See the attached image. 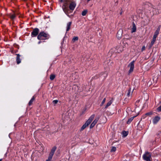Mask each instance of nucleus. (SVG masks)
<instances>
[{"instance_id": "2f4dec72", "label": "nucleus", "mask_w": 161, "mask_h": 161, "mask_svg": "<svg viewBox=\"0 0 161 161\" xmlns=\"http://www.w3.org/2000/svg\"><path fill=\"white\" fill-rule=\"evenodd\" d=\"M52 158H53V156H52L50 155H49V156H48V158L47 159V160H48L49 161H51Z\"/></svg>"}, {"instance_id": "c9c22d12", "label": "nucleus", "mask_w": 161, "mask_h": 161, "mask_svg": "<svg viewBox=\"0 0 161 161\" xmlns=\"http://www.w3.org/2000/svg\"><path fill=\"white\" fill-rule=\"evenodd\" d=\"M90 0H87V3H88L89 2V1H90Z\"/></svg>"}, {"instance_id": "72a5a7b5", "label": "nucleus", "mask_w": 161, "mask_h": 161, "mask_svg": "<svg viewBox=\"0 0 161 161\" xmlns=\"http://www.w3.org/2000/svg\"><path fill=\"white\" fill-rule=\"evenodd\" d=\"M58 102V101L57 100H54L53 101V103L55 104L57 103Z\"/></svg>"}, {"instance_id": "473e14b6", "label": "nucleus", "mask_w": 161, "mask_h": 161, "mask_svg": "<svg viewBox=\"0 0 161 161\" xmlns=\"http://www.w3.org/2000/svg\"><path fill=\"white\" fill-rule=\"evenodd\" d=\"M157 110L158 112H160L161 111V105L157 108Z\"/></svg>"}, {"instance_id": "a878e982", "label": "nucleus", "mask_w": 161, "mask_h": 161, "mask_svg": "<svg viewBox=\"0 0 161 161\" xmlns=\"http://www.w3.org/2000/svg\"><path fill=\"white\" fill-rule=\"evenodd\" d=\"M10 17L12 19H14L15 17V15L14 14H13L10 15Z\"/></svg>"}, {"instance_id": "20e7f679", "label": "nucleus", "mask_w": 161, "mask_h": 161, "mask_svg": "<svg viewBox=\"0 0 161 161\" xmlns=\"http://www.w3.org/2000/svg\"><path fill=\"white\" fill-rule=\"evenodd\" d=\"M135 61L134 60L132 61L128 65V67L130 68V69L129 70V73H130L133 72V69H134V64Z\"/></svg>"}, {"instance_id": "f704fd0d", "label": "nucleus", "mask_w": 161, "mask_h": 161, "mask_svg": "<svg viewBox=\"0 0 161 161\" xmlns=\"http://www.w3.org/2000/svg\"><path fill=\"white\" fill-rule=\"evenodd\" d=\"M145 46H143L142 47V51L145 50Z\"/></svg>"}, {"instance_id": "9d476101", "label": "nucleus", "mask_w": 161, "mask_h": 161, "mask_svg": "<svg viewBox=\"0 0 161 161\" xmlns=\"http://www.w3.org/2000/svg\"><path fill=\"white\" fill-rule=\"evenodd\" d=\"M151 10L153 12V14H159L160 12L161 11H159L158 10H157V9L154 8H152Z\"/></svg>"}, {"instance_id": "7ed1b4c3", "label": "nucleus", "mask_w": 161, "mask_h": 161, "mask_svg": "<svg viewBox=\"0 0 161 161\" xmlns=\"http://www.w3.org/2000/svg\"><path fill=\"white\" fill-rule=\"evenodd\" d=\"M143 159L146 161H151V156L150 153L148 152H146L143 155Z\"/></svg>"}, {"instance_id": "4468645a", "label": "nucleus", "mask_w": 161, "mask_h": 161, "mask_svg": "<svg viewBox=\"0 0 161 161\" xmlns=\"http://www.w3.org/2000/svg\"><path fill=\"white\" fill-rule=\"evenodd\" d=\"M56 148H57L56 147H54L52 149L51 151L49 154V155L53 156V154H54V152L56 149Z\"/></svg>"}, {"instance_id": "c756f323", "label": "nucleus", "mask_w": 161, "mask_h": 161, "mask_svg": "<svg viewBox=\"0 0 161 161\" xmlns=\"http://www.w3.org/2000/svg\"><path fill=\"white\" fill-rule=\"evenodd\" d=\"M87 126L85 125V124H84V125H83L81 127V130H83L86 127H87Z\"/></svg>"}, {"instance_id": "f3484780", "label": "nucleus", "mask_w": 161, "mask_h": 161, "mask_svg": "<svg viewBox=\"0 0 161 161\" xmlns=\"http://www.w3.org/2000/svg\"><path fill=\"white\" fill-rule=\"evenodd\" d=\"M35 98L34 96H33L31 100L29 102L28 104L29 106L31 105L32 104L33 102L35 100Z\"/></svg>"}, {"instance_id": "aec40b11", "label": "nucleus", "mask_w": 161, "mask_h": 161, "mask_svg": "<svg viewBox=\"0 0 161 161\" xmlns=\"http://www.w3.org/2000/svg\"><path fill=\"white\" fill-rule=\"evenodd\" d=\"M156 39L153 37L152 41H151L150 47H152L155 42Z\"/></svg>"}, {"instance_id": "0eeeda50", "label": "nucleus", "mask_w": 161, "mask_h": 161, "mask_svg": "<svg viewBox=\"0 0 161 161\" xmlns=\"http://www.w3.org/2000/svg\"><path fill=\"white\" fill-rule=\"evenodd\" d=\"M140 101L139 100H138L135 103L136 106V107L135 109V112H139L140 110H141V109H139V107L140 104H139V103L140 102Z\"/></svg>"}, {"instance_id": "1a4fd4ad", "label": "nucleus", "mask_w": 161, "mask_h": 161, "mask_svg": "<svg viewBox=\"0 0 161 161\" xmlns=\"http://www.w3.org/2000/svg\"><path fill=\"white\" fill-rule=\"evenodd\" d=\"M122 30L121 29L119 30L117 34V37L119 39H120L122 36Z\"/></svg>"}, {"instance_id": "cd10ccee", "label": "nucleus", "mask_w": 161, "mask_h": 161, "mask_svg": "<svg viewBox=\"0 0 161 161\" xmlns=\"http://www.w3.org/2000/svg\"><path fill=\"white\" fill-rule=\"evenodd\" d=\"M153 114V112L151 111L146 113V115L150 116Z\"/></svg>"}, {"instance_id": "58836bf2", "label": "nucleus", "mask_w": 161, "mask_h": 161, "mask_svg": "<svg viewBox=\"0 0 161 161\" xmlns=\"http://www.w3.org/2000/svg\"><path fill=\"white\" fill-rule=\"evenodd\" d=\"M46 161H49L47 159Z\"/></svg>"}, {"instance_id": "a211bd4d", "label": "nucleus", "mask_w": 161, "mask_h": 161, "mask_svg": "<svg viewBox=\"0 0 161 161\" xmlns=\"http://www.w3.org/2000/svg\"><path fill=\"white\" fill-rule=\"evenodd\" d=\"M60 2H65V3H64V4H65V5L67 4V5H68V3L70 2L71 3L72 1L71 0H60Z\"/></svg>"}, {"instance_id": "2eb2a0df", "label": "nucleus", "mask_w": 161, "mask_h": 161, "mask_svg": "<svg viewBox=\"0 0 161 161\" xmlns=\"http://www.w3.org/2000/svg\"><path fill=\"white\" fill-rule=\"evenodd\" d=\"M136 31V27L134 22L133 23L132 27L131 29V32H135Z\"/></svg>"}, {"instance_id": "f257e3e1", "label": "nucleus", "mask_w": 161, "mask_h": 161, "mask_svg": "<svg viewBox=\"0 0 161 161\" xmlns=\"http://www.w3.org/2000/svg\"><path fill=\"white\" fill-rule=\"evenodd\" d=\"M76 6V3L75 2H71L69 5V9L68 8V5L64 4L62 6V8L63 11L68 16L70 17L69 14L72 12L73 10L75 9Z\"/></svg>"}, {"instance_id": "bb28decb", "label": "nucleus", "mask_w": 161, "mask_h": 161, "mask_svg": "<svg viewBox=\"0 0 161 161\" xmlns=\"http://www.w3.org/2000/svg\"><path fill=\"white\" fill-rule=\"evenodd\" d=\"M122 134H123V136L124 137L128 135V132L125 131H123Z\"/></svg>"}, {"instance_id": "4be33fe9", "label": "nucleus", "mask_w": 161, "mask_h": 161, "mask_svg": "<svg viewBox=\"0 0 161 161\" xmlns=\"http://www.w3.org/2000/svg\"><path fill=\"white\" fill-rule=\"evenodd\" d=\"M132 94V92H131V89H130L128 91V93H127V95L128 97H130Z\"/></svg>"}, {"instance_id": "dca6fc26", "label": "nucleus", "mask_w": 161, "mask_h": 161, "mask_svg": "<svg viewBox=\"0 0 161 161\" xmlns=\"http://www.w3.org/2000/svg\"><path fill=\"white\" fill-rule=\"evenodd\" d=\"M71 22H68L67 24V29H66V31H68L70 28V26L71 24Z\"/></svg>"}, {"instance_id": "e433bc0d", "label": "nucleus", "mask_w": 161, "mask_h": 161, "mask_svg": "<svg viewBox=\"0 0 161 161\" xmlns=\"http://www.w3.org/2000/svg\"><path fill=\"white\" fill-rule=\"evenodd\" d=\"M40 43H41V41H39V42H38V44H40Z\"/></svg>"}, {"instance_id": "6e6552de", "label": "nucleus", "mask_w": 161, "mask_h": 161, "mask_svg": "<svg viewBox=\"0 0 161 161\" xmlns=\"http://www.w3.org/2000/svg\"><path fill=\"white\" fill-rule=\"evenodd\" d=\"M160 117L158 116H155L153 119V123L154 124H156L160 120Z\"/></svg>"}, {"instance_id": "412c9836", "label": "nucleus", "mask_w": 161, "mask_h": 161, "mask_svg": "<svg viewBox=\"0 0 161 161\" xmlns=\"http://www.w3.org/2000/svg\"><path fill=\"white\" fill-rule=\"evenodd\" d=\"M112 103V101L111 100H110L107 103V104H106V105L105 107V108H107L108 107H109V106H110L111 105V104Z\"/></svg>"}, {"instance_id": "f8f14e48", "label": "nucleus", "mask_w": 161, "mask_h": 161, "mask_svg": "<svg viewBox=\"0 0 161 161\" xmlns=\"http://www.w3.org/2000/svg\"><path fill=\"white\" fill-rule=\"evenodd\" d=\"M160 31V28L158 27V28L155 32L154 35L153 36V37L155 38H156L157 37L158 35L159 34V32Z\"/></svg>"}, {"instance_id": "39448f33", "label": "nucleus", "mask_w": 161, "mask_h": 161, "mask_svg": "<svg viewBox=\"0 0 161 161\" xmlns=\"http://www.w3.org/2000/svg\"><path fill=\"white\" fill-rule=\"evenodd\" d=\"M95 116L94 114L92 115L89 118V119L87 120L86 122L85 123V125L87 126L91 123L93 119Z\"/></svg>"}, {"instance_id": "393cba45", "label": "nucleus", "mask_w": 161, "mask_h": 161, "mask_svg": "<svg viewBox=\"0 0 161 161\" xmlns=\"http://www.w3.org/2000/svg\"><path fill=\"white\" fill-rule=\"evenodd\" d=\"M55 75H51L50 76V79L53 80L55 78Z\"/></svg>"}, {"instance_id": "7c9ffc66", "label": "nucleus", "mask_w": 161, "mask_h": 161, "mask_svg": "<svg viewBox=\"0 0 161 161\" xmlns=\"http://www.w3.org/2000/svg\"><path fill=\"white\" fill-rule=\"evenodd\" d=\"M106 98H104L103 99V100L102 102L101 103L100 105V106H102L103 105V104H104V103H105V101H106Z\"/></svg>"}, {"instance_id": "4c0bfd02", "label": "nucleus", "mask_w": 161, "mask_h": 161, "mask_svg": "<svg viewBox=\"0 0 161 161\" xmlns=\"http://www.w3.org/2000/svg\"><path fill=\"white\" fill-rule=\"evenodd\" d=\"M2 159H0V161H2Z\"/></svg>"}, {"instance_id": "5701e85b", "label": "nucleus", "mask_w": 161, "mask_h": 161, "mask_svg": "<svg viewBox=\"0 0 161 161\" xmlns=\"http://www.w3.org/2000/svg\"><path fill=\"white\" fill-rule=\"evenodd\" d=\"M87 12V10H85L83 11H82V16H85Z\"/></svg>"}, {"instance_id": "b1692460", "label": "nucleus", "mask_w": 161, "mask_h": 161, "mask_svg": "<svg viewBox=\"0 0 161 161\" xmlns=\"http://www.w3.org/2000/svg\"><path fill=\"white\" fill-rule=\"evenodd\" d=\"M78 39V37L77 36H75L72 39V42H75V41H77Z\"/></svg>"}, {"instance_id": "f03ea898", "label": "nucleus", "mask_w": 161, "mask_h": 161, "mask_svg": "<svg viewBox=\"0 0 161 161\" xmlns=\"http://www.w3.org/2000/svg\"><path fill=\"white\" fill-rule=\"evenodd\" d=\"M49 38V35L44 31L40 32L37 36V39L39 40H45Z\"/></svg>"}, {"instance_id": "9b49d317", "label": "nucleus", "mask_w": 161, "mask_h": 161, "mask_svg": "<svg viewBox=\"0 0 161 161\" xmlns=\"http://www.w3.org/2000/svg\"><path fill=\"white\" fill-rule=\"evenodd\" d=\"M98 120V119H96L93 121L91 124V125L90 126V128H92L96 124Z\"/></svg>"}, {"instance_id": "6ab92c4d", "label": "nucleus", "mask_w": 161, "mask_h": 161, "mask_svg": "<svg viewBox=\"0 0 161 161\" xmlns=\"http://www.w3.org/2000/svg\"><path fill=\"white\" fill-rule=\"evenodd\" d=\"M135 117V116H133L129 119L127 122V124H130Z\"/></svg>"}, {"instance_id": "ddd939ff", "label": "nucleus", "mask_w": 161, "mask_h": 161, "mask_svg": "<svg viewBox=\"0 0 161 161\" xmlns=\"http://www.w3.org/2000/svg\"><path fill=\"white\" fill-rule=\"evenodd\" d=\"M16 55H17L16 63L17 64H19L21 62V59L20 58V55L19 54H17Z\"/></svg>"}, {"instance_id": "423d86ee", "label": "nucleus", "mask_w": 161, "mask_h": 161, "mask_svg": "<svg viewBox=\"0 0 161 161\" xmlns=\"http://www.w3.org/2000/svg\"><path fill=\"white\" fill-rule=\"evenodd\" d=\"M39 30L38 28L34 29L31 32V36L32 37L36 36L39 33Z\"/></svg>"}, {"instance_id": "c85d7f7f", "label": "nucleus", "mask_w": 161, "mask_h": 161, "mask_svg": "<svg viewBox=\"0 0 161 161\" xmlns=\"http://www.w3.org/2000/svg\"><path fill=\"white\" fill-rule=\"evenodd\" d=\"M116 147H112V148L111 150V152H115L116 150Z\"/></svg>"}]
</instances>
